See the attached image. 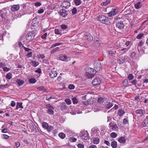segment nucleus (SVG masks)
Here are the masks:
<instances>
[{"label":"nucleus","mask_w":148,"mask_h":148,"mask_svg":"<svg viewBox=\"0 0 148 148\" xmlns=\"http://www.w3.org/2000/svg\"><path fill=\"white\" fill-rule=\"evenodd\" d=\"M111 145L113 148H116L117 147V143L116 141H113L111 142Z\"/></svg>","instance_id":"27"},{"label":"nucleus","mask_w":148,"mask_h":148,"mask_svg":"<svg viewBox=\"0 0 148 148\" xmlns=\"http://www.w3.org/2000/svg\"><path fill=\"white\" fill-rule=\"evenodd\" d=\"M110 135L112 138H115L117 136V134L114 132H112L110 134Z\"/></svg>","instance_id":"44"},{"label":"nucleus","mask_w":148,"mask_h":148,"mask_svg":"<svg viewBox=\"0 0 148 148\" xmlns=\"http://www.w3.org/2000/svg\"><path fill=\"white\" fill-rule=\"evenodd\" d=\"M95 68L97 71H100L101 69V66L100 62L95 63L94 64Z\"/></svg>","instance_id":"9"},{"label":"nucleus","mask_w":148,"mask_h":148,"mask_svg":"<svg viewBox=\"0 0 148 148\" xmlns=\"http://www.w3.org/2000/svg\"><path fill=\"white\" fill-rule=\"evenodd\" d=\"M148 123V119H146L144 120L143 121L141 125L143 127H145L146 126Z\"/></svg>","instance_id":"23"},{"label":"nucleus","mask_w":148,"mask_h":148,"mask_svg":"<svg viewBox=\"0 0 148 148\" xmlns=\"http://www.w3.org/2000/svg\"><path fill=\"white\" fill-rule=\"evenodd\" d=\"M144 43V42L142 41H140L138 45L137 49L139 52L141 50V47L143 45Z\"/></svg>","instance_id":"22"},{"label":"nucleus","mask_w":148,"mask_h":148,"mask_svg":"<svg viewBox=\"0 0 148 148\" xmlns=\"http://www.w3.org/2000/svg\"><path fill=\"white\" fill-rule=\"evenodd\" d=\"M37 34L36 31H32L30 32L27 33L26 35V37L30 36L31 37H34L36 34Z\"/></svg>","instance_id":"13"},{"label":"nucleus","mask_w":148,"mask_h":148,"mask_svg":"<svg viewBox=\"0 0 148 148\" xmlns=\"http://www.w3.org/2000/svg\"><path fill=\"white\" fill-rule=\"evenodd\" d=\"M53 127L52 126L50 125L49 126H48V127H47V128L46 129V130L49 132H50L53 130Z\"/></svg>","instance_id":"38"},{"label":"nucleus","mask_w":148,"mask_h":148,"mask_svg":"<svg viewBox=\"0 0 148 148\" xmlns=\"http://www.w3.org/2000/svg\"><path fill=\"white\" fill-rule=\"evenodd\" d=\"M8 130L6 128H3L1 130V132L3 133H6L8 132Z\"/></svg>","instance_id":"57"},{"label":"nucleus","mask_w":148,"mask_h":148,"mask_svg":"<svg viewBox=\"0 0 148 148\" xmlns=\"http://www.w3.org/2000/svg\"><path fill=\"white\" fill-rule=\"evenodd\" d=\"M5 63L3 62L0 63V68H3V67H4L5 66Z\"/></svg>","instance_id":"62"},{"label":"nucleus","mask_w":148,"mask_h":148,"mask_svg":"<svg viewBox=\"0 0 148 148\" xmlns=\"http://www.w3.org/2000/svg\"><path fill=\"white\" fill-rule=\"evenodd\" d=\"M84 35L85 37H90V34L88 32L86 33Z\"/></svg>","instance_id":"63"},{"label":"nucleus","mask_w":148,"mask_h":148,"mask_svg":"<svg viewBox=\"0 0 148 148\" xmlns=\"http://www.w3.org/2000/svg\"><path fill=\"white\" fill-rule=\"evenodd\" d=\"M60 15L65 18L68 14V12L63 9L60 10L59 12Z\"/></svg>","instance_id":"7"},{"label":"nucleus","mask_w":148,"mask_h":148,"mask_svg":"<svg viewBox=\"0 0 148 148\" xmlns=\"http://www.w3.org/2000/svg\"><path fill=\"white\" fill-rule=\"evenodd\" d=\"M19 8L20 7L18 5H15L11 7V10L12 11L14 12L18 10Z\"/></svg>","instance_id":"16"},{"label":"nucleus","mask_w":148,"mask_h":148,"mask_svg":"<svg viewBox=\"0 0 148 148\" xmlns=\"http://www.w3.org/2000/svg\"><path fill=\"white\" fill-rule=\"evenodd\" d=\"M58 73L56 71H51L49 73V75L51 78H53L57 76Z\"/></svg>","instance_id":"15"},{"label":"nucleus","mask_w":148,"mask_h":148,"mask_svg":"<svg viewBox=\"0 0 148 148\" xmlns=\"http://www.w3.org/2000/svg\"><path fill=\"white\" fill-rule=\"evenodd\" d=\"M113 106V105L112 104V103H111L110 102H109L106 105V108L108 109H110Z\"/></svg>","instance_id":"43"},{"label":"nucleus","mask_w":148,"mask_h":148,"mask_svg":"<svg viewBox=\"0 0 148 148\" xmlns=\"http://www.w3.org/2000/svg\"><path fill=\"white\" fill-rule=\"evenodd\" d=\"M59 49V47H56V48H54V49L51 50V53H54L55 52L58 51V50Z\"/></svg>","instance_id":"45"},{"label":"nucleus","mask_w":148,"mask_h":148,"mask_svg":"<svg viewBox=\"0 0 148 148\" xmlns=\"http://www.w3.org/2000/svg\"><path fill=\"white\" fill-rule=\"evenodd\" d=\"M109 4L107 2L105 1L104 2H103L101 3V5L103 6V5H108Z\"/></svg>","instance_id":"61"},{"label":"nucleus","mask_w":148,"mask_h":148,"mask_svg":"<svg viewBox=\"0 0 148 148\" xmlns=\"http://www.w3.org/2000/svg\"><path fill=\"white\" fill-rule=\"evenodd\" d=\"M77 146L78 148H84V145L81 143L78 144Z\"/></svg>","instance_id":"54"},{"label":"nucleus","mask_w":148,"mask_h":148,"mask_svg":"<svg viewBox=\"0 0 148 148\" xmlns=\"http://www.w3.org/2000/svg\"><path fill=\"white\" fill-rule=\"evenodd\" d=\"M65 101L68 105H69L71 103V101L69 99H65Z\"/></svg>","instance_id":"46"},{"label":"nucleus","mask_w":148,"mask_h":148,"mask_svg":"<svg viewBox=\"0 0 148 148\" xmlns=\"http://www.w3.org/2000/svg\"><path fill=\"white\" fill-rule=\"evenodd\" d=\"M125 113V112L123 110L121 109H119L118 111L117 114L120 117H121L123 116Z\"/></svg>","instance_id":"21"},{"label":"nucleus","mask_w":148,"mask_h":148,"mask_svg":"<svg viewBox=\"0 0 148 148\" xmlns=\"http://www.w3.org/2000/svg\"><path fill=\"white\" fill-rule=\"evenodd\" d=\"M77 12V10L76 8H74L72 10V13L73 14H75Z\"/></svg>","instance_id":"48"},{"label":"nucleus","mask_w":148,"mask_h":148,"mask_svg":"<svg viewBox=\"0 0 148 148\" xmlns=\"http://www.w3.org/2000/svg\"><path fill=\"white\" fill-rule=\"evenodd\" d=\"M118 62L120 64H123L125 61V58L123 56H120L118 59Z\"/></svg>","instance_id":"17"},{"label":"nucleus","mask_w":148,"mask_h":148,"mask_svg":"<svg viewBox=\"0 0 148 148\" xmlns=\"http://www.w3.org/2000/svg\"><path fill=\"white\" fill-rule=\"evenodd\" d=\"M94 71L93 69L88 68L86 69L85 75L88 76V78H90L93 77L94 75Z\"/></svg>","instance_id":"2"},{"label":"nucleus","mask_w":148,"mask_h":148,"mask_svg":"<svg viewBox=\"0 0 148 148\" xmlns=\"http://www.w3.org/2000/svg\"><path fill=\"white\" fill-rule=\"evenodd\" d=\"M55 32L56 34H60L61 33L60 31L58 29H55Z\"/></svg>","instance_id":"50"},{"label":"nucleus","mask_w":148,"mask_h":148,"mask_svg":"<svg viewBox=\"0 0 148 148\" xmlns=\"http://www.w3.org/2000/svg\"><path fill=\"white\" fill-rule=\"evenodd\" d=\"M29 82L30 84H34L36 83V79L34 78H31L29 80Z\"/></svg>","instance_id":"30"},{"label":"nucleus","mask_w":148,"mask_h":148,"mask_svg":"<svg viewBox=\"0 0 148 148\" xmlns=\"http://www.w3.org/2000/svg\"><path fill=\"white\" fill-rule=\"evenodd\" d=\"M74 2L76 5L78 6L81 3V0H74Z\"/></svg>","instance_id":"36"},{"label":"nucleus","mask_w":148,"mask_h":148,"mask_svg":"<svg viewBox=\"0 0 148 148\" xmlns=\"http://www.w3.org/2000/svg\"><path fill=\"white\" fill-rule=\"evenodd\" d=\"M129 123L128 118H124L123 120V124L124 125H127Z\"/></svg>","instance_id":"31"},{"label":"nucleus","mask_w":148,"mask_h":148,"mask_svg":"<svg viewBox=\"0 0 148 148\" xmlns=\"http://www.w3.org/2000/svg\"><path fill=\"white\" fill-rule=\"evenodd\" d=\"M60 107L61 110L64 111L67 110L68 107L65 103L63 102L60 104Z\"/></svg>","instance_id":"8"},{"label":"nucleus","mask_w":148,"mask_h":148,"mask_svg":"<svg viewBox=\"0 0 148 148\" xmlns=\"http://www.w3.org/2000/svg\"><path fill=\"white\" fill-rule=\"evenodd\" d=\"M15 146L14 147L15 148H17L19 147L20 145V144L19 142H17L15 143Z\"/></svg>","instance_id":"51"},{"label":"nucleus","mask_w":148,"mask_h":148,"mask_svg":"<svg viewBox=\"0 0 148 148\" xmlns=\"http://www.w3.org/2000/svg\"><path fill=\"white\" fill-rule=\"evenodd\" d=\"M99 39L98 38H96L94 39L93 40V45L96 47H99L100 45V42H99Z\"/></svg>","instance_id":"12"},{"label":"nucleus","mask_w":148,"mask_h":148,"mask_svg":"<svg viewBox=\"0 0 148 148\" xmlns=\"http://www.w3.org/2000/svg\"><path fill=\"white\" fill-rule=\"evenodd\" d=\"M42 126L43 128L46 130L48 127L49 125L47 123L44 122L42 124Z\"/></svg>","instance_id":"29"},{"label":"nucleus","mask_w":148,"mask_h":148,"mask_svg":"<svg viewBox=\"0 0 148 148\" xmlns=\"http://www.w3.org/2000/svg\"><path fill=\"white\" fill-rule=\"evenodd\" d=\"M32 53L31 52L28 53L27 55L26 56L27 58L31 57L32 56Z\"/></svg>","instance_id":"56"},{"label":"nucleus","mask_w":148,"mask_h":148,"mask_svg":"<svg viewBox=\"0 0 148 148\" xmlns=\"http://www.w3.org/2000/svg\"><path fill=\"white\" fill-rule=\"evenodd\" d=\"M70 3L68 1H64L62 3L61 6L66 9L68 8L70 6Z\"/></svg>","instance_id":"6"},{"label":"nucleus","mask_w":148,"mask_h":148,"mask_svg":"<svg viewBox=\"0 0 148 148\" xmlns=\"http://www.w3.org/2000/svg\"><path fill=\"white\" fill-rule=\"evenodd\" d=\"M75 88V87L74 85L71 84L69 85L68 86L69 88L71 90Z\"/></svg>","instance_id":"47"},{"label":"nucleus","mask_w":148,"mask_h":148,"mask_svg":"<svg viewBox=\"0 0 148 148\" xmlns=\"http://www.w3.org/2000/svg\"><path fill=\"white\" fill-rule=\"evenodd\" d=\"M118 141L120 143L124 144L126 142V140L124 137L121 136L118 138Z\"/></svg>","instance_id":"19"},{"label":"nucleus","mask_w":148,"mask_h":148,"mask_svg":"<svg viewBox=\"0 0 148 148\" xmlns=\"http://www.w3.org/2000/svg\"><path fill=\"white\" fill-rule=\"evenodd\" d=\"M118 8L115 7L112 9L111 11L108 13V15L109 17H111L114 16L117 14V11L116 10Z\"/></svg>","instance_id":"5"},{"label":"nucleus","mask_w":148,"mask_h":148,"mask_svg":"<svg viewBox=\"0 0 148 148\" xmlns=\"http://www.w3.org/2000/svg\"><path fill=\"white\" fill-rule=\"evenodd\" d=\"M10 105L12 107H14L15 106V102L14 101H12L11 102Z\"/></svg>","instance_id":"58"},{"label":"nucleus","mask_w":148,"mask_h":148,"mask_svg":"<svg viewBox=\"0 0 148 148\" xmlns=\"http://www.w3.org/2000/svg\"><path fill=\"white\" fill-rule=\"evenodd\" d=\"M104 101L103 99L101 97H99L98 100V102L101 103H103Z\"/></svg>","instance_id":"52"},{"label":"nucleus","mask_w":148,"mask_h":148,"mask_svg":"<svg viewBox=\"0 0 148 148\" xmlns=\"http://www.w3.org/2000/svg\"><path fill=\"white\" fill-rule=\"evenodd\" d=\"M134 78V76L132 74H130L128 76L127 78L129 80H132Z\"/></svg>","instance_id":"42"},{"label":"nucleus","mask_w":148,"mask_h":148,"mask_svg":"<svg viewBox=\"0 0 148 148\" xmlns=\"http://www.w3.org/2000/svg\"><path fill=\"white\" fill-rule=\"evenodd\" d=\"M41 5V3L38 2H35L34 3V5L36 7L39 6Z\"/></svg>","instance_id":"53"},{"label":"nucleus","mask_w":148,"mask_h":148,"mask_svg":"<svg viewBox=\"0 0 148 148\" xmlns=\"http://www.w3.org/2000/svg\"><path fill=\"white\" fill-rule=\"evenodd\" d=\"M109 127L112 131H116L118 130V127L116 123L111 122L109 124Z\"/></svg>","instance_id":"3"},{"label":"nucleus","mask_w":148,"mask_h":148,"mask_svg":"<svg viewBox=\"0 0 148 148\" xmlns=\"http://www.w3.org/2000/svg\"><path fill=\"white\" fill-rule=\"evenodd\" d=\"M23 48L25 50V51H27V52H29L30 51L32 50L31 49H30L29 48L26 47L24 46L23 47Z\"/></svg>","instance_id":"59"},{"label":"nucleus","mask_w":148,"mask_h":148,"mask_svg":"<svg viewBox=\"0 0 148 148\" xmlns=\"http://www.w3.org/2000/svg\"><path fill=\"white\" fill-rule=\"evenodd\" d=\"M63 43L62 42H57L54 44H53L50 48V49H52L56 46H59L62 44Z\"/></svg>","instance_id":"26"},{"label":"nucleus","mask_w":148,"mask_h":148,"mask_svg":"<svg viewBox=\"0 0 148 148\" xmlns=\"http://www.w3.org/2000/svg\"><path fill=\"white\" fill-rule=\"evenodd\" d=\"M72 100L73 104L77 103L78 102V100L76 97H73L72 98Z\"/></svg>","instance_id":"37"},{"label":"nucleus","mask_w":148,"mask_h":148,"mask_svg":"<svg viewBox=\"0 0 148 148\" xmlns=\"http://www.w3.org/2000/svg\"><path fill=\"white\" fill-rule=\"evenodd\" d=\"M32 65L34 67H36L39 64L38 62H36L35 60L32 61Z\"/></svg>","instance_id":"32"},{"label":"nucleus","mask_w":148,"mask_h":148,"mask_svg":"<svg viewBox=\"0 0 148 148\" xmlns=\"http://www.w3.org/2000/svg\"><path fill=\"white\" fill-rule=\"evenodd\" d=\"M16 82L19 86H21L24 83V81L19 79H17L16 80Z\"/></svg>","instance_id":"18"},{"label":"nucleus","mask_w":148,"mask_h":148,"mask_svg":"<svg viewBox=\"0 0 148 148\" xmlns=\"http://www.w3.org/2000/svg\"><path fill=\"white\" fill-rule=\"evenodd\" d=\"M81 138L83 139L87 140L89 139V136L87 132H85L82 133L81 135Z\"/></svg>","instance_id":"11"},{"label":"nucleus","mask_w":148,"mask_h":148,"mask_svg":"<svg viewBox=\"0 0 148 148\" xmlns=\"http://www.w3.org/2000/svg\"><path fill=\"white\" fill-rule=\"evenodd\" d=\"M46 108L47 109V111L48 113L50 115H53L54 111L53 110L54 108L52 106H51L50 104H48L46 105Z\"/></svg>","instance_id":"4"},{"label":"nucleus","mask_w":148,"mask_h":148,"mask_svg":"<svg viewBox=\"0 0 148 148\" xmlns=\"http://www.w3.org/2000/svg\"><path fill=\"white\" fill-rule=\"evenodd\" d=\"M144 111L142 110H137L136 111V114H142L144 113Z\"/></svg>","instance_id":"35"},{"label":"nucleus","mask_w":148,"mask_h":148,"mask_svg":"<svg viewBox=\"0 0 148 148\" xmlns=\"http://www.w3.org/2000/svg\"><path fill=\"white\" fill-rule=\"evenodd\" d=\"M93 143L95 144H98L100 142L99 139L97 137H95L93 139Z\"/></svg>","instance_id":"24"},{"label":"nucleus","mask_w":148,"mask_h":148,"mask_svg":"<svg viewBox=\"0 0 148 148\" xmlns=\"http://www.w3.org/2000/svg\"><path fill=\"white\" fill-rule=\"evenodd\" d=\"M97 20L99 22L106 25H108L110 23L108 18L104 15L99 16Z\"/></svg>","instance_id":"1"},{"label":"nucleus","mask_w":148,"mask_h":148,"mask_svg":"<svg viewBox=\"0 0 148 148\" xmlns=\"http://www.w3.org/2000/svg\"><path fill=\"white\" fill-rule=\"evenodd\" d=\"M8 85V84L5 85H0V89H4L7 88V86Z\"/></svg>","instance_id":"40"},{"label":"nucleus","mask_w":148,"mask_h":148,"mask_svg":"<svg viewBox=\"0 0 148 148\" xmlns=\"http://www.w3.org/2000/svg\"><path fill=\"white\" fill-rule=\"evenodd\" d=\"M2 135L3 137V138L5 139H8L9 137V136L5 134H3Z\"/></svg>","instance_id":"60"},{"label":"nucleus","mask_w":148,"mask_h":148,"mask_svg":"<svg viewBox=\"0 0 148 148\" xmlns=\"http://www.w3.org/2000/svg\"><path fill=\"white\" fill-rule=\"evenodd\" d=\"M55 97L54 96L52 95L50 97H47L46 98V100L50 101L51 99H55Z\"/></svg>","instance_id":"41"},{"label":"nucleus","mask_w":148,"mask_h":148,"mask_svg":"<svg viewBox=\"0 0 148 148\" xmlns=\"http://www.w3.org/2000/svg\"><path fill=\"white\" fill-rule=\"evenodd\" d=\"M123 85L124 87H126L129 86L128 85V80L125 79L124 80L123 83Z\"/></svg>","instance_id":"25"},{"label":"nucleus","mask_w":148,"mask_h":148,"mask_svg":"<svg viewBox=\"0 0 148 148\" xmlns=\"http://www.w3.org/2000/svg\"><path fill=\"white\" fill-rule=\"evenodd\" d=\"M59 59L62 61H66L67 59V56L65 55L61 56L60 57Z\"/></svg>","instance_id":"28"},{"label":"nucleus","mask_w":148,"mask_h":148,"mask_svg":"<svg viewBox=\"0 0 148 148\" xmlns=\"http://www.w3.org/2000/svg\"><path fill=\"white\" fill-rule=\"evenodd\" d=\"M77 139L74 137H71L69 139V141L71 142H76Z\"/></svg>","instance_id":"39"},{"label":"nucleus","mask_w":148,"mask_h":148,"mask_svg":"<svg viewBox=\"0 0 148 148\" xmlns=\"http://www.w3.org/2000/svg\"><path fill=\"white\" fill-rule=\"evenodd\" d=\"M6 77L7 79H10L12 77V74L11 73H9L6 74Z\"/></svg>","instance_id":"33"},{"label":"nucleus","mask_w":148,"mask_h":148,"mask_svg":"<svg viewBox=\"0 0 148 148\" xmlns=\"http://www.w3.org/2000/svg\"><path fill=\"white\" fill-rule=\"evenodd\" d=\"M142 3L140 1H138L135 3L134 7L136 9H138L141 8L142 7Z\"/></svg>","instance_id":"20"},{"label":"nucleus","mask_w":148,"mask_h":148,"mask_svg":"<svg viewBox=\"0 0 148 148\" xmlns=\"http://www.w3.org/2000/svg\"><path fill=\"white\" fill-rule=\"evenodd\" d=\"M58 136L60 138L63 139L65 137V134L63 132H60L58 134Z\"/></svg>","instance_id":"34"},{"label":"nucleus","mask_w":148,"mask_h":148,"mask_svg":"<svg viewBox=\"0 0 148 148\" xmlns=\"http://www.w3.org/2000/svg\"><path fill=\"white\" fill-rule=\"evenodd\" d=\"M89 148H97V147L95 145H92L90 146Z\"/></svg>","instance_id":"64"},{"label":"nucleus","mask_w":148,"mask_h":148,"mask_svg":"<svg viewBox=\"0 0 148 148\" xmlns=\"http://www.w3.org/2000/svg\"><path fill=\"white\" fill-rule=\"evenodd\" d=\"M116 26L120 29H123L124 27L123 23L121 21H118L116 22Z\"/></svg>","instance_id":"14"},{"label":"nucleus","mask_w":148,"mask_h":148,"mask_svg":"<svg viewBox=\"0 0 148 148\" xmlns=\"http://www.w3.org/2000/svg\"><path fill=\"white\" fill-rule=\"evenodd\" d=\"M137 83V81L136 79H134L131 82V83L134 86H136V85Z\"/></svg>","instance_id":"49"},{"label":"nucleus","mask_w":148,"mask_h":148,"mask_svg":"<svg viewBox=\"0 0 148 148\" xmlns=\"http://www.w3.org/2000/svg\"><path fill=\"white\" fill-rule=\"evenodd\" d=\"M101 81L99 78H95L92 82V84L94 86H97L100 85Z\"/></svg>","instance_id":"10"},{"label":"nucleus","mask_w":148,"mask_h":148,"mask_svg":"<svg viewBox=\"0 0 148 148\" xmlns=\"http://www.w3.org/2000/svg\"><path fill=\"white\" fill-rule=\"evenodd\" d=\"M3 69L4 71L8 72L10 70V69L7 67H4L3 68Z\"/></svg>","instance_id":"55"}]
</instances>
